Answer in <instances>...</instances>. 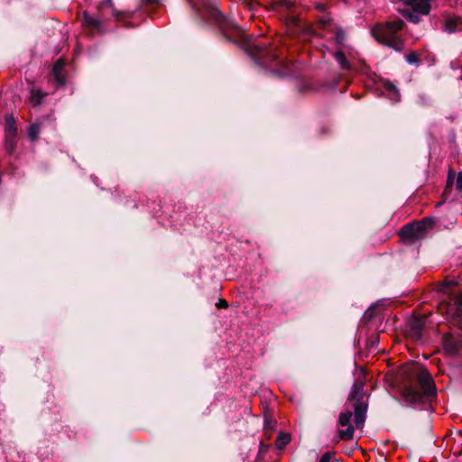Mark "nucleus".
<instances>
[{"mask_svg":"<svg viewBox=\"0 0 462 462\" xmlns=\"http://www.w3.org/2000/svg\"><path fill=\"white\" fill-rule=\"evenodd\" d=\"M291 439V438L289 433L280 432L278 434V437H277L276 442H275L276 448L278 449L284 448V447L290 443Z\"/></svg>","mask_w":462,"mask_h":462,"instance_id":"18","label":"nucleus"},{"mask_svg":"<svg viewBox=\"0 0 462 462\" xmlns=\"http://www.w3.org/2000/svg\"><path fill=\"white\" fill-rule=\"evenodd\" d=\"M402 6L398 12L409 22L419 23L421 16L430 14L436 0H400Z\"/></svg>","mask_w":462,"mask_h":462,"instance_id":"5","label":"nucleus"},{"mask_svg":"<svg viewBox=\"0 0 462 462\" xmlns=\"http://www.w3.org/2000/svg\"><path fill=\"white\" fill-rule=\"evenodd\" d=\"M264 429L272 430L273 429L272 419L265 415L264 417Z\"/></svg>","mask_w":462,"mask_h":462,"instance_id":"25","label":"nucleus"},{"mask_svg":"<svg viewBox=\"0 0 462 462\" xmlns=\"http://www.w3.org/2000/svg\"><path fill=\"white\" fill-rule=\"evenodd\" d=\"M383 86H384V93L389 99H391L394 102H397L400 100V93L393 83L386 81L383 84Z\"/></svg>","mask_w":462,"mask_h":462,"instance_id":"17","label":"nucleus"},{"mask_svg":"<svg viewBox=\"0 0 462 462\" xmlns=\"http://www.w3.org/2000/svg\"><path fill=\"white\" fill-rule=\"evenodd\" d=\"M268 448V445H265L263 442L260 443V452H264Z\"/></svg>","mask_w":462,"mask_h":462,"instance_id":"30","label":"nucleus"},{"mask_svg":"<svg viewBox=\"0 0 462 462\" xmlns=\"http://www.w3.org/2000/svg\"><path fill=\"white\" fill-rule=\"evenodd\" d=\"M433 226V221L430 218H423L419 222L405 225L400 231L402 240L413 243L424 237L426 232Z\"/></svg>","mask_w":462,"mask_h":462,"instance_id":"6","label":"nucleus"},{"mask_svg":"<svg viewBox=\"0 0 462 462\" xmlns=\"http://www.w3.org/2000/svg\"><path fill=\"white\" fill-rule=\"evenodd\" d=\"M445 31L455 32L462 29V19L458 16H448L444 22Z\"/></svg>","mask_w":462,"mask_h":462,"instance_id":"15","label":"nucleus"},{"mask_svg":"<svg viewBox=\"0 0 462 462\" xmlns=\"http://www.w3.org/2000/svg\"><path fill=\"white\" fill-rule=\"evenodd\" d=\"M300 91H301V92H305V91H307V90H306L305 88H300Z\"/></svg>","mask_w":462,"mask_h":462,"instance_id":"34","label":"nucleus"},{"mask_svg":"<svg viewBox=\"0 0 462 462\" xmlns=\"http://www.w3.org/2000/svg\"><path fill=\"white\" fill-rule=\"evenodd\" d=\"M227 306L228 305H227L226 300H225L223 299L219 300V301L217 303V307L218 309H225V308H227Z\"/></svg>","mask_w":462,"mask_h":462,"instance_id":"27","label":"nucleus"},{"mask_svg":"<svg viewBox=\"0 0 462 462\" xmlns=\"http://www.w3.org/2000/svg\"><path fill=\"white\" fill-rule=\"evenodd\" d=\"M406 60L411 64L415 63L418 60V57L415 53H410L406 56Z\"/></svg>","mask_w":462,"mask_h":462,"instance_id":"26","label":"nucleus"},{"mask_svg":"<svg viewBox=\"0 0 462 462\" xmlns=\"http://www.w3.org/2000/svg\"><path fill=\"white\" fill-rule=\"evenodd\" d=\"M319 22L322 26H325L328 23V18H321Z\"/></svg>","mask_w":462,"mask_h":462,"instance_id":"31","label":"nucleus"},{"mask_svg":"<svg viewBox=\"0 0 462 462\" xmlns=\"http://www.w3.org/2000/svg\"><path fill=\"white\" fill-rule=\"evenodd\" d=\"M334 58L336 59V60L339 63L340 67L342 69H349L351 67H350V64L349 62L347 61L345 54L343 51H337L335 53H334Z\"/></svg>","mask_w":462,"mask_h":462,"instance_id":"19","label":"nucleus"},{"mask_svg":"<svg viewBox=\"0 0 462 462\" xmlns=\"http://www.w3.org/2000/svg\"><path fill=\"white\" fill-rule=\"evenodd\" d=\"M353 416V412L351 410L347 409L346 411H343L339 414L338 423L342 427H346V430H338L337 434L340 439L342 440H350L354 438L355 426H353L350 421Z\"/></svg>","mask_w":462,"mask_h":462,"instance_id":"8","label":"nucleus"},{"mask_svg":"<svg viewBox=\"0 0 462 462\" xmlns=\"http://www.w3.org/2000/svg\"><path fill=\"white\" fill-rule=\"evenodd\" d=\"M316 7L320 12L326 11V5H324V4H317Z\"/></svg>","mask_w":462,"mask_h":462,"instance_id":"29","label":"nucleus"},{"mask_svg":"<svg viewBox=\"0 0 462 462\" xmlns=\"http://www.w3.org/2000/svg\"><path fill=\"white\" fill-rule=\"evenodd\" d=\"M40 133V127L37 125H32L29 128V136L32 140H35Z\"/></svg>","mask_w":462,"mask_h":462,"instance_id":"22","label":"nucleus"},{"mask_svg":"<svg viewBox=\"0 0 462 462\" xmlns=\"http://www.w3.org/2000/svg\"><path fill=\"white\" fill-rule=\"evenodd\" d=\"M52 80L58 87H62L66 82L65 61L59 59L52 67Z\"/></svg>","mask_w":462,"mask_h":462,"instance_id":"10","label":"nucleus"},{"mask_svg":"<svg viewBox=\"0 0 462 462\" xmlns=\"http://www.w3.org/2000/svg\"><path fill=\"white\" fill-rule=\"evenodd\" d=\"M365 379V377H357L355 380L346 402V405L351 404L354 409V420L358 430H362L365 426L370 397L369 393L365 390L366 386Z\"/></svg>","mask_w":462,"mask_h":462,"instance_id":"3","label":"nucleus"},{"mask_svg":"<svg viewBox=\"0 0 462 462\" xmlns=\"http://www.w3.org/2000/svg\"><path fill=\"white\" fill-rule=\"evenodd\" d=\"M346 36L345 32L341 29H337L334 35V42L337 46H342L345 42Z\"/></svg>","mask_w":462,"mask_h":462,"instance_id":"21","label":"nucleus"},{"mask_svg":"<svg viewBox=\"0 0 462 462\" xmlns=\"http://www.w3.org/2000/svg\"><path fill=\"white\" fill-rule=\"evenodd\" d=\"M82 23L91 32H102L104 31L100 19L90 16L87 12L83 14Z\"/></svg>","mask_w":462,"mask_h":462,"instance_id":"11","label":"nucleus"},{"mask_svg":"<svg viewBox=\"0 0 462 462\" xmlns=\"http://www.w3.org/2000/svg\"><path fill=\"white\" fill-rule=\"evenodd\" d=\"M398 375H430V374L423 365L410 361L399 366Z\"/></svg>","mask_w":462,"mask_h":462,"instance_id":"9","label":"nucleus"},{"mask_svg":"<svg viewBox=\"0 0 462 462\" xmlns=\"http://www.w3.org/2000/svg\"><path fill=\"white\" fill-rule=\"evenodd\" d=\"M44 96L45 95L42 93V90L32 88L31 90V97H30L31 102L33 103L34 105H39L42 102Z\"/></svg>","mask_w":462,"mask_h":462,"instance_id":"20","label":"nucleus"},{"mask_svg":"<svg viewBox=\"0 0 462 462\" xmlns=\"http://www.w3.org/2000/svg\"><path fill=\"white\" fill-rule=\"evenodd\" d=\"M456 285V281L448 279L436 284V291L444 295L439 303L438 310L442 315H446L451 322L462 328V292L453 293L452 289Z\"/></svg>","mask_w":462,"mask_h":462,"instance_id":"2","label":"nucleus"},{"mask_svg":"<svg viewBox=\"0 0 462 462\" xmlns=\"http://www.w3.org/2000/svg\"><path fill=\"white\" fill-rule=\"evenodd\" d=\"M373 315H374V309L373 308L367 310L365 314V316L366 318H368V319H371L373 317Z\"/></svg>","mask_w":462,"mask_h":462,"instance_id":"28","label":"nucleus"},{"mask_svg":"<svg viewBox=\"0 0 462 462\" xmlns=\"http://www.w3.org/2000/svg\"><path fill=\"white\" fill-rule=\"evenodd\" d=\"M384 386L393 398L406 406L425 410L437 397L433 377H383Z\"/></svg>","mask_w":462,"mask_h":462,"instance_id":"1","label":"nucleus"},{"mask_svg":"<svg viewBox=\"0 0 462 462\" xmlns=\"http://www.w3.org/2000/svg\"><path fill=\"white\" fill-rule=\"evenodd\" d=\"M452 178H453V175L450 172L449 175H448V186L451 184Z\"/></svg>","mask_w":462,"mask_h":462,"instance_id":"32","label":"nucleus"},{"mask_svg":"<svg viewBox=\"0 0 462 462\" xmlns=\"http://www.w3.org/2000/svg\"><path fill=\"white\" fill-rule=\"evenodd\" d=\"M404 27V22L401 19H394L384 23L376 24L372 33L374 37L381 43L391 47L396 51L403 49V42L400 32Z\"/></svg>","mask_w":462,"mask_h":462,"instance_id":"4","label":"nucleus"},{"mask_svg":"<svg viewBox=\"0 0 462 462\" xmlns=\"http://www.w3.org/2000/svg\"><path fill=\"white\" fill-rule=\"evenodd\" d=\"M444 350L449 356H455L459 353V346L457 339L451 335H446L443 338Z\"/></svg>","mask_w":462,"mask_h":462,"instance_id":"14","label":"nucleus"},{"mask_svg":"<svg viewBox=\"0 0 462 462\" xmlns=\"http://www.w3.org/2000/svg\"><path fill=\"white\" fill-rule=\"evenodd\" d=\"M306 89L309 88V85L308 84H305V87H304Z\"/></svg>","mask_w":462,"mask_h":462,"instance_id":"35","label":"nucleus"},{"mask_svg":"<svg viewBox=\"0 0 462 462\" xmlns=\"http://www.w3.org/2000/svg\"><path fill=\"white\" fill-rule=\"evenodd\" d=\"M90 4L99 12L109 9L111 14L116 19L120 18V13L116 10L112 0H89Z\"/></svg>","mask_w":462,"mask_h":462,"instance_id":"12","label":"nucleus"},{"mask_svg":"<svg viewBox=\"0 0 462 462\" xmlns=\"http://www.w3.org/2000/svg\"><path fill=\"white\" fill-rule=\"evenodd\" d=\"M5 136L7 143L13 145L16 136V126L14 118L11 115L5 116Z\"/></svg>","mask_w":462,"mask_h":462,"instance_id":"13","label":"nucleus"},{"mask_svg":"<svg viewBox=\"0 0 462 462\" xmlns=\"http://www.w3.org/2000/svg\"><path fill=\"white\" fill-rule=\"evenodd\" d=\"M335 455V452L334 451H328V452H325L319 462H330V460L332 459L333 456Z\"/></svg>","mask_w":462,"mask_h":462,"instance_id":"23","label":"nucleus"},{"mask_svg":"<svg viewBox=\"0 0 462 462\" xmlns=\"http://www.w3.org/2000/svg\"><path fill=\"white\" fill-rule=\"evenodd\" d=\"M425 322H426V318L425 317L415 318L411 322V331H412V336L416 339L420 337V331L423 328V327L425 326Z\"/></svg>","mask_w":462,"mask_h":462,"instance_id":"16","label":"nucleus"},{"mask_svg":"<svg viewBox=\"0 0 462 462\" xmlns=\"http://www.w3.org/2000/svg\"><path fill=\"white\" fill-rule=\"evenodd\" d=\"M456 189L460 192L462 191V171H460L457 176Z\"/></svg>","mask_w":462,"mask_h":462,"instance_id":"24","label":"nucleus"},{"mask_svg":"<svg viewBox=\"0 0 462 462\" xmlns=\"http://www.w3.org/2000/svg\"><path fill=\"white\" fill-rule=\"evenodd\" d=\"M252 53L262 64H269L278 58L276 51L269 44L257 42L252 46Z\"/></svg>","mask_w":462,"mask_h":462,"instance_id":"7","label":"nucleus"},{"mask_svg":"<svg viewBox=\"0 0 462 462\" xmlns=\"http://www.w3.org/2000/svg\"><path fill=\"white\" fill-rule=\"evenodd\" d=\"M286 74H287L286 72H282V73H280V75H281V76H284V75H286Z\"/></svg>","mask_w":462,"mask_h":462,"instance_id":"33","label":"nucleus"}]
</instances>
